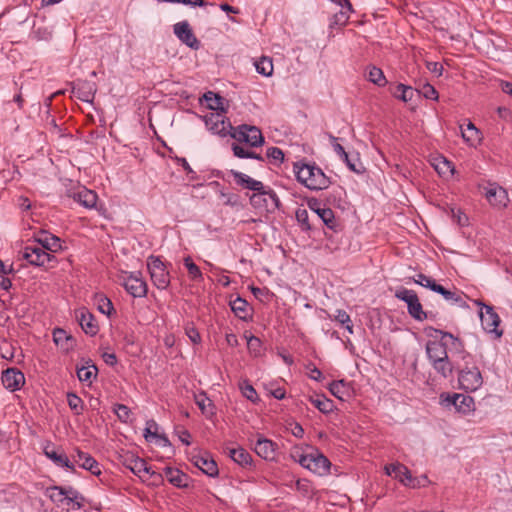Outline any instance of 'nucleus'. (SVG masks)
<instances>
[{"label":"nucleus","mask_w":512,"mask_h":512,"mask_svg":"<svg viewBox=\"0 0 512 512\" xmlns=\"http://www.w3.org/2000/svg\"><path fill=\"white\" fill-rule=\"evenodd\" d=\"M485 197L491 205L496 207H505L509 201L507 191L496 184H489L485 188Z\"/></svg>","instance_id":"nucleus-18"},{"label":"nucleus","mask_w":512,"mask_h":512,"mask_svg":"<svg viewBox=\"0 0 512 512\" xmlns=\"http://www.w3.org/2000/svg\"><path fill=\"white\" fill-rule=\"evenodd\" d=\"M332 139V146L334 148V151L341 156L343 159H347L348 153L345 151L344 147L337 142L338 138L331 137Z\"/></svg>","instance_id":"nucleus-63"},{"label":"nucleus","mask_w":512,"mask_h":512,"mask_svg":"<svg viewBox=\"0 0 512 512\" xmlns=\"http://www.w3.org/2000/svg\"><path fill=\"white\" fill-rule=\"evenodd\" d=\"M434 331L441 336V341L444 338H449L451 340V343L452 342H458V351H460V352L463 351L464 344H463V341L461 339H459L458 337L454 336L450 332H446V331H443V330H440V329H434Z\"/></svg>","instance_id":"nucleus-57"},{"label":"nucleus","mask_w":512,"mask_h":512,"mask_svg":"<svg viewBox=\"0 0 512 512\" xmlns=\"http://www.w3.org/2000/svg\"><path fill=\"white\" fill-rule=\"evenodd\" d=\"M64 492H66V495L65 498H66V502L67 504L69 505L70 503H74L76 502V500L78 499L79 497V492L77 490H75L73 487H64Z\"/></svg>","instance_id":"nucleus-62"},{"label":"nucleus","mask_w":512,"mask_h":512,"mask_svg":"<svg viewBox=\"0 0 512 512\" xmlns=\"http://www.w3.org/2000/svg\"><path fill=\"white\" fill-rule=\"evenodd\" d=\"M76 319L86 334L94 336L98 333L99 328L95 317L86 308H80L76 311Z\"/></svg>","instance_id":"nucleus-19"},{"label":"nucleus","mask_w":512,"mask_h":512,"mask_svg":"<svg viewBox=\"0 0 512 512\" xmlns=\"http://www.w3.org/2000/svg\"><path fill=\"white\" fill-rule=\"evenodd\" d=\"M164 474L167 480L175 487L182 488L187 486V475L178 468L165 467Z\"/></svg>","instance_id":"nucleus-31"},{"label":"nucleus","mask_w":512,"mask_h":512,"mask_svg":"<svg viewBox=\"0 0 512 512\" xmlns=\"http://www.w3.org/2000/svg\"><path fill=\"white\" fill-rule=\"evenodd\" d=\"M330 392L341 401H349L352 393V384L345 380L333 381L329 385Z\"/></svg>","instance_id":"nucleus-24"},{"label":"nucleus","mask_w":512,"mask_h":512,"mask_svg":"<svg viewBox=\"0 0 512 512\" xmlns=\"http://www.w3.org/2000/svg\"><path fill=\"white\" fill-rule=\"evenodd\" d=\"M195 401L201 412L207 418H212L215 415V406L205 393L195 396Z\"/></svg>","instance_id":"nucleus-34"},{"label":"nucleus","mask_w":512,"mask_h":512,"mask_svg":"<svg viewBox=\"0 0 512 512\" xmlns=\"http://www.w3.org/2000/svg\"><path fill=\"white\" fill-rule=\"evenodd\" d=\"M306 369L309 371L308 376L310 379L322 381L324 378L322 372L315 365L310 363L306 366Z\"/></svg>","instance_id":"nucleus-60"},{"label":"nucleus","mask_w":512,"mask_h":512,"mask_svg":"<svg viewBox=\"0 0 512 512\" xmlns=\"http://www.w3.org/2000/svg\"><path fill=\"white\" fill-rule=\"evenodd\" d=\"M386 474L398 479L404 485H410L412 482L411 473L408 468L400 463H392L385 466Z\"/></svg>","instance_id":"nucleus-22"},{"label":"nucleus","mask_w":512,"mask_h":512,"mask_svg":"<svg viewBox=\"0 0 512 512\" xmlns=\"http://www.w3.org/2000/svg\"><path fill=\"white\" fill-rule=\"evenodd\" d=\"M113 411L121 422L128 423L130 421L131 410L128 406L124 404H115Z\"/></svg>","instance_id":"nucleus-49"},{"label":"nucleus","mask_w":512,"mask_h":512,"mask_svg":"<svg viewBox=\"0 0 512 512\" xmlns=\"http://www.w3.org/2000/svg\"><path fill=\"white\" fill-rule=\"evenodd\" d=\"M176 162L183 167V169L187 173V177L189 181H196L199 180V176L197 173L192 169L190 164L187 162L186 158L183 157H176Z\"/></svg>","instance_id":"nucleus-52"},{"label":"nucleus","mask_w":512,"mask_h":512,"mask_svg":"<svg viewBox=\"0 0 512 512\" xmlns=\"http://www.w3.org/2000/svg\"><path fill=\"white\" fill-rule=\"evenodd\" d=\"M0 355L3 359L6 360H13L14 358V348L13 346L8 342H3L0 345Z\"/></svg>","instance_id":"nucleus-58"},{"label":"nucleus","mask_w":512,"mask_h":512,"mask_svg":"<svg viewBox=\"0 0 512 512\" xmlns=\"http://www.w3.org/2000/svg\"><path fill=\"white\" fill-rule=\"evenodd\" d=\"M293 457L302 467L318 475L325 474L330 468V461L318 450L306 453L297 451Z\"/></svg>","instance_id":"nucleus-2"},{"label":"nucleus","mask_w":512,"mask_h":512,"mask_svg":"<svg viewBox=\"0 0 512 512\" xmlns=\"http://www.w3.org/2000/svg\"><path fill=\"white\" fill-rule=\"evenodd\" d=\"M254 66L256 71L265 77H269L273 74V61L272 58L270 57H260L258 60L255 61Z\"/></svg>","instance_id":"nucleus-36"},{"label":"nucleus","mask_w":512,"mask_h":512,"mask_svg":"<svg viewBox=\"0 0 512 512\" xmlns=\"http://www.w3.org/2000/svg\"><path fill=\"white\" fill-rule=\"evenodd\" d=\"M98 310L107 316L114 312V307L111 300L103 294L96 295Z\"/></svg>","instance_id":"nucleus-42"},{"label":"nucleus","mask_w":512,"mask_h":512,"mask_svg":"<svg viewBox=\"0 0 512 512\" xmlns=\"http://www.w3.org/2000/svg\"><path fill=\"white\" fill-rule=\"evenodd\" d=\"M184 265L187 268L191 279H202L203 275L200 268L192 261L190 256L184 258Z\"/></svg>","instance_id":"nucleus-46"},{"label":"nucleus","mask_w":512,"mask_h":512,"mask_svg":"<svg viewBox=\"0 0 512 512\" xmlns=\"http://www.w3.org/2000/svg\"><path fill=\"white\" fill-rule=\"evenodd\" d=\"M431 364L433 368L444 378H447L452 374L453 367L448 357L439 361H434Z\"/></svg>","instance_id":"nucleus-40"},{"label":"nucleus","mask_w":512,"mask_h":512,"mask_svg":"<svg viewBox=\"0 0 512 512\" xmlns=\"http://www.w3.org/2000/svg\"><path fill=\"white\" fill-rule=\"evenodd\" d=\"M247 346L250 352H253L256 355L260 351L261 341L258 337L251 335L250 337H247Z\"/></svg>","instance_id":"nucleus-59"},{"label":"nucleus","mask_w":512,"mask_h":512,"mask_svg":"<svg viewBox=\"0 0 512 512\" xmlns=\"http://www.w3.org/2000/svg\"><path fill=\"white\" fill-rule=\"evenodd\" d=\"M206 127L213 134L225 137L230 135L234 127L222 112H212L203 117Z\"/></svg>","instance_id":"nucleus-8"},{"label":"nucleus","mask_w":512,"mask_h":512,"mask_svg":"<svg viewBox=\"0 0 512 512\" xmlns=\"http://www.w3.org/2000/svg\"><path fill=\"white\" fill-rule=\"evenodd\" d=\"M295 217L297 222L301 225L303 230H310L311 225L309 223L310 217L309 213L305 208H298L295 213Z\"/></svg>","instance_id":"nucleus-47"},{"label":"nucleus","mask_w":512,"mask_h":512,"mask_svg":"<svg viewBox=\"0 0 512 512\" xmlns=\"http://www.w3.org/2000/svg\"><path fill=\"white\" fill-rule=\"evenodd\" d=\"M480 306L479 317L484 331L492 336L493 339H500L503 336V330L499 329L500 317L490 305H486L481 301L475 302Z\"/></svg>","instance_id":"nucleus-4"},{"label":"nucleus","mask_w":512,"mask_h":512,"mask_svg":"<svg viewBox=\"0 0 512 512\" xmlns=\"http://www.w3.org/2000/svg\"><path fill=\"white\" fill-rule=\"evenodd\" d=\"M43 452L45 456L49 458L51 461H53L57 466L65 467L71 471H74L73 462L67 457L65 453H58V451L52 444L48 443L44 447Z\"/></svg>","instance_id":"nucleus-21"},{"label":"nucleus","mask_w":512,"mask_h":512,"mask_svg":"<svg viewBox=\"0 0 512 512\" xmlns=\"http://www.w3.org/2000/svg\"><path fill=\"white\" fill-rule=\"evenodd\" d=\"M95 85L90 82L78 83L73 87V92L84 102H92L95 95Z\"/></svg>","instance_id":"nucleus-30"},{"label":"nucleus","mask_w":512,"mask_h":512,"mask_svg":"<svg viewBox=\"0 0 512 512\" xmlns=\"http://www.w3.org/2000/svg\"><path fill=\"white\" fill-rule=\"evenodd\" d=\"M227 455L238 465L248 467L252 465L251 454L242 447L227 448Z\"/></svg>","instance_id":"nucleus-27"},{"label":"nucleus","mask_w":512,"mask_h":512,"mask_svg":"<svg viewBox=\"0 0 512 512\" xmlns=\"http://www.w3.org/2000/svg\"><path fill=\"white\" fill-rule=\"evenodd\" d=\"M310 402L322 413L327 414L334 408L333 401L326 398L324 395L310 396Z\"/></svg>","instance_id":"nucleus-35"},{"label":"nucleus","mask_w":512,"mask_h":512,"mask_svg":"<svg viewBox=\"0 0 512 512\" xmlns=\"http://www.w3.org/2000/svg\"><path fill=\"white\" fill-rule=\"evenodd\" d=\"M192 462L209 477H216L219 474L217 463L208 453L193 455Z\"/></svg>","instance_id":"nucleus-16"},{"label":"nucleus","mask_w":512,"mask_h":512,"mask_svg":"<svg viewBox=\"0 0 512 512\" xmlns=\"http://www.w3.org/2000/svg\"><path fill=\"white\" fill-rule=\"evenodd\" d=\"M458 382L461 389L465 391H476L482 386L483 378L477 366H469L466 361L458 374Z\"/></svg>","instance_id":"nucleus-6"},{"label":"nucleus","mask_w":512,"mask_h":512,"mask_svg":"<svg viewBox=\"0 0 512 512\" xmlns=\"http://www.w3.org/2000/svg\"><path fill=\"white\" fill-rule=\"evenodd\" d=\"M229 173L233 176L234 181L238 186L256 192L250 197L251 204L255 205L256 199L259 198V194L262 189H264L265 185L261 181L255 180L242 172L230 170Z\"/></svg>","instance_id":"nucleus-12"},{"label":"nucleus","mask_w":512,"mask_h":512,"mask_svg":"<svg viewBox=\"0 0 512 512\" xmlns=\"http://www.w3.org/2000/svg\"><path fill=\"white\" fill-rule=\"evenodd\" d=\"M461 132L463 139L471 145L477 140H479V130L475 127V125L472 122H469L467 124L466 129L461 128Z\"/></svg>","instance_id":"nucleus-44"},{"label":"nucleus","mask_w":512,"mask_h":512,"mask_svg":"<svg viewBox=\"0 0 512 512\" xmlns=\"http://www.w3.org/2000/svg\"><path fill=\"white\" fill-rule=\"evenodd\" d=\"M173 32L176 37L189 48L193 50L200 48L201 43L193 33L188 21L184 20L174 24Z\"/></svg>","instance_id":"nucleus-13"},{"label":"nucleus","mask_w":512,"mask_h":512,"mask_svg":"<svg viewBox=\"0 0 512 512\" xmlns=\"http://www.w3.org/2000/svg\"><path fill=\"white\" fill-rule=\"evenodd\" d=\"M440 399L444 406H453L457 412L463 415H467L475 409L474 399L469 395L460 393H443L441 394Z\"/></svg>","instance_id":"nucleus-7"},{"label":"nucleus","mask_w":512,"mask_h":512,"mask_svg":"<svg viewBox=\"0 0 512 512\" xmlns=\"http://www.w3.org/2000/svg\"><path fill=\"white\" fill-rule=\"evenodd\" d=\"M231 310L234 314L241 320H247L250 317L249 305L248 302L241 298L237 297L236 299L230 301Z\"/></svg>","instance_id":"nucleus-32"},{"label":"nucleus","mask_w":512,"mask_h":512,"mask_svg":"<svg viewBox=\"0 0 512 512\" xmlns=\"http://www.w3.org/2000/svg\"><path fill=\"white\" fill-rule=\"evenodd\" d=\"M74 200L80 203L85 208H94L97 203V194L87 188H82L78 192L74 193Z\"/></svg>","instance_id":"nucleus-28"},{"label":"nucleus","mask_w":512,"mask_h":512,"mask_svg":"<svg viewBox=\"0 0 512 512\" xmlns=\"http://www.w3.org/2000/svg\"><path fill=\"white\" fill-rule=\"evenodd\" d=\"M240 390L242 395L253 403L260 401L258 394L254 387L249 383L248 380H244L240 383Z\"/></svg>","instance_id":"nucleus-43"},{"label":"nucleus","mask_w":512,"mask_h":512,"mask_svg":"<svg viewBox=\"0 0 512 512\" xmlns=\"http://www.w3.org/2000/svg\"><path fill=\"white\" fill-rule=\"evenodd\" d=\"M395 297L407 304L409 315L417 321H423L432 317V313L423 311L419 297L414 290L399 288L395 292Z\"/></svg>","instance_id":"nucleus-3"},{"label":"nucleus","mask_w":512,"mask_h":512,"mask_svg":"<svg viewBox=\"0 0 512 512\" xmlns=\"http://www.w3.org/2000/svg\"><path fill=\"white\" fill-rule=\"evenodd\" d=\"M22 257L29 264L34 266L46 267L55 257L39 245L26 246L22 252Z\"/></svg>","instance_id":"nucleus-11"},{"label":"nucleus","mask_w":512,"mask_h":512,"mask_svg":"<svg viewBox=\"0 0 512 512\" xmlns=\"http://www.w3.org/2000/svg\"><path fill=\"white\" fill-rule=\"evenodd\" d=\"M130 470L138 476H140L141 473L150 474L151 476L156 475L155 472L151 471V467L147 465L146 461L140 457L133 459L132 467H130Z\"/></svg>","instance_id":"nucleus-41"},{"label":"nucleus","mask_w":512,"mask_h":512,"mask_svg":"<svg viewBox=\"0 0 512 512\" xmlns=\"http://www.w3.org/2000/svg\"><path fill=\"white\" fill-rule=\"evenodd\" d=\"M411 279L413 280L414 283H416L422 287L428 288L430 290H432L434 288V286L437 284L436 281L432 277L427 276L423 273H419Z\"/></svg>","instance_id":"nucleus-48"},{"label":"nucleus","mask_w":512,"mask_h":512,"mask_svg":"<svg viewBox=\"0 0 512 512\" xmlns=\"http://www.w3.org/2000/svg\"><path fill=\"white\" fill-rule=\"evenodd\" d=\"M45 495L55 504L60 505L66 502V492H64V487L62 486H51L48 487L45 491Z\"/></svg>","instance_id":"nucleus-38"},{"label":"nucleus","mask_w":512,"mask_h":512,"mask_svg":"<svg viewBox=\"0 0 512 512\" xmlns=\"http://www.w3.org/2000/svg\"><path fill=\"white\" fill-rule=\"evenodd\" d=\"M67 401L70 409L76 414L80 415L83 413L84 405L82 399L74 393L67 394Z\"/></svg>","instance_id":"nucleus-45"},{"label":"nucleus","mask_w":512,"mask_h":512,"mask_svg":"<svg viewBox=\"0 0 512 512\" xmlns=\"http://www.w3.org/2000/svg\"><path fill=\"white\" fill-rule=\"evenodd\" d=\"M435 170L440 175H446L447 173L453 174L454 172V166L450 161H448L445 158H442L441 160H437L436 163H434Z\"/></svg>","instance_id":"nucleus-51"},{"label":"nucleus","mask_w":512,"mask_h":512,"mask_svg":"<svg viewBox=\"0 0 512 512\" xmlns=\"http://www.w3.org/2000/svg\"><path fill=\"white\" fill-rule=\"evenodd\" d=\"M232 151L235 157L238 158H248L250 154V150L245 149L243 146L233 143L232 144Z\"/></svg>","instance_id":"nucleus-61"},{"label":"nucleus","mask_w":512,"mask_h":512,"mask_svg":"<svg viewBox=\"0 0 512 512\" xmlns=\"http://www.w3.org/2000/svg\"><path fill=\"white\" fill-rule=\"evenodd\" d=\"M261 196H267L276 208H280L281 201L273 189L264 186V189H262L261 193L259 194V197Z\"/></svg>","instance_id":"nucleus-56"},{"label":"nucleus","mask_w":512,"mask_h":512,"mask_svg":"<svg viewBox=\"0 0 512 512\" xmlns=\"http://www.w3.org/2000/svg\"><path fill=\"white\" fill-rule=\"evenodd\" d=\"M186 334L189 337V339L191 340V342H193L194 344L200 343L201 336H200V334H199L197 329H195L193 327L192 328H188L186 330Z\"/></svg>","instance_id":"nucleus-64"},{"label":"nucleus","mask_w":512,"mask_h":512,"mask_svg":"<svg viewBox=\"0 0 512 512\" xmlns=\"http://www.w3.org/2000/svg\"><path fill=\"white\" fill-rule=\"evenodd\" d=\"M98 368L91 359L85 360L80 368H77V377L79 381L86 382L89 385L96 379Z\"/></svg>","instance_id":"nucleus-25"},{"label":"nucleus","mask_w":512,"mask_h":512,"mask_svg":"<svg viewBox=\"0 0 512 512\" xmlns=\"http://www.w3.org/2000/svg\"><path fill=\"white\" fill-rule=\"evenodd\" d=\"M147 427L144 429V438L146 441H151L158 436L157 429L158 425L154 420L147 421Z\"/></svg>","instance_id":"nucleus-53"},{"label":"nucleus","mask_w":512,"mask_h":512,"mask_svg":"<svg viewBox=\"0 0 512 512\" xmlns=\"http://www.w3.org/2000/svg\"><path fill=\"white\" fill-rule=\"evenodd\" d=\"M73 464L77 463L79 467L89 471L95 476L101 474L100 464L89 453L76 449V454L72 455Z\"/></svg>","instance_id":"nucleus-15"},{"label":"nucleus","mask_w":512,"mask_h":512,"mask_svg":"<svg viewBox=\"0 0 512 512\" xmlns=\"http://www.w3.org/2000/svg\"><path fill=\"white\" fill-rule=\"evenodd\" d=\"M38 243L40 244L41 248L52 252L61 248L60 239L50 234H44L38 239Z\"/></svg>","instance_id":"nucleus-37"},{"label":"nucleus","mask_w":512,"mask_h":512,"mask_svg":"<svg viewBox=\"0 0 512 512\" xmlns=\"http://www.w3.org/2000/svg\"><path fill=\"white\" fill-rule=\"evenodd\" d=\"M53 340L56 345H62L64 342L72 341L73 338L65 330L56 328L53 332Z\"/></svg>","instance_id":"nucleus-54"},{"label":"nucleus","mask_w":512,"mask_h":512,"mask_svg":"<svg viewBox=\"0 0 512 512\" xmlns=\"http://www.w3.org/2000/svg\"><path fill=\"white\" fill-rule=\"evenodd\" d=\"M148 269L153 284L161 290L166 289L170 284L169 272L166 270L163 262L154 256L149 257Z\"/></svg>","instance_id":"nucleus-9"},{"label":"nucleus","mask_w":512,"mask_h":512,"mask_svg":"<svg viewBox=\"0 0 512 512\" xmlns=\"http://www.w3.org/2000/svg\"><path fill=\"white\" fill-rule=\"evenodd\" d=\"M417 92L421 93L426 99L437 100L438 92L436 89L429 83H426L422 86L420 90Z\"/></svg>","instance_id":"nucleus-55"},{"label":"nucleus","mask_w":512,"mask_h":512,"mask_svg":"<svg viewBox=\"0 0 512 512\" xmlns=\"http://www.w3.org/2000/svg\"><path fill=\"white\" fill-rule=\"evenodd\" d=\"M293 170L296 179L310 190L326 189L330 184L329 178L314 164L296 162L294 163Z\"/></svg>","instance_id":"nucleus-1"},{"label":"nucleus","mask_w":512,"mask_h":512,"mask_svg":"<svg viewBox=\"0 0 512 512\" xmlns=\"http://www.w3.org/2000/svg\"><path fill=\"white\" fill-rule=\"evenodd\" d=\"M426 353L429 361H439L448 357L447 345L442 341H428L426 344Z\"/></svg>","instance_id":"nucleus-23"},{"label":"nucleus","mask_w":512,"mask_h":512,"mask_svg":"<svg viewBox=\"0 0 512 512\" xmlns=\"http://www.w3.org/2000/svg\"><path fill=\"white\" fill-rule=\"evenodd\" d=\"M230 136L238 142H244L251 147H259L264 144V137L261 130L252 125L241 124L238 127H234L233 131L230 132Z\"/></svg>","instance_id":"nucleus-5"},{"label":"nucleus","mask_w":512,"mask_h":512,"mask_svg":"<svg viewBox=\"0 0 512 512\" xmlns=\"http://www.w3.org/2000/svg\"><path fill=\"white\" fill-rule=\"evenodd\" d=\"M1 381L7 390L15 392L25 384V376L17 368H7L2 372Z\"/></svg>","instance_id":"nucleus-14"},{"label":"nucleus","mask_w":512,"mask_h":512,"mask_svg":"<svg viewBox=\"0 0 512 512\" xmlns=\"http://www.w3.org/2000/svg\"><path fill=\"white\" fill-rule=\"evenodd\" d=\"M266 157L275 165L281 164L284 160V153L278 147H270L267 149Z\"/></svg>","instance_id":"nucleus-50"},{"label":"nucleus","mask_w":512,"mask_h":512,"mask_svg":"<svg viewBox=\"0 0 512 512\" xmlns=\"http://www.w3.org/2000/svg\"><path fill=\"white\" fill-rule=\"evenodd\" d=\"M432 291L442 295L443 298L445 300H447V301H450L452 303H456L459 306H464L465 305V302L463 301L462 296L458 292L448 290V289H446L445 287H443L442 285H440L438 283L434 286Z\"/></svg>","instance_id":"nucleus-33"},{"label":"nucleus","mask_w":512,"mask_h":512,"mask_svg":"<svg viewBox=\"0 0 512 512\" xmlns=\"http://www.w3.org/2000/svg\"><path fill=\"white\" fill-rule=\"evenodd\" d=\"M365 78L378 87H384L388 83L382 69L368 65L364 70Z\"/></svg>","instance_id":"nucleus-29"},{"label":"nucleus","mask_w":512,"mask_h":512,"mask_svg":"<svg viewBox=\"0 0 512 512\" xmlns=\"http://www.w3.org/2000/svg\"><path fill=\"white\" fill-rule=\"evenodd\" d=\"M308 204L317 221H321L330 229H334V213L330 208H322L316 199L310 200Z\"/></svg>","instance_id":"nucleus-20"},{"label":"nucleus","mask_w":512,"mask_h":512,"mask_svg":"<svg viewBox=\"0 0 512 512\" xmlns=\"http://www.w3.org/2000/svg\"><path fill=\"white\" fill-rule=\"evenodd\" d=\"M207 108L215 112L226 113L227 100L217 93L208 91L203 95Z\"/></svg>","instance_id":"nucleus-26"},{"label":"nucleus","mask_w":512,"mask_h":512,"mask_svg":"<svg viewBox=\"0 0 512 512\" xmlns=\"http://www.w3.org/2000/svg\"><path fill=\"white\" fill-rule=\"evenodd\" d=\"M276 448L277 444L270 439H267L261 435L258 436L255 444L254 451L255 453L263 458L264 460H274L276 456Z\"/></svg>","instance_id":"nucleus-17"},{"label":"nucleus","mask_w":512,"mask_h":512,"mask_svg":"<svg viewBox=\"0 0 512 512\" xmlns=\"http://www.w3.org/2000/svg\"><path fill=\"white\" fill-rule=\"evenodd\" d=\"M414 92L415 91L411 86L400 83L396 86V91L393 92V95L403 102H409L413 99Z\"/></svg>","instance_id":"nucleus-39"},{"label":"nucleus","mask_w":512,"mask_h":512,"mask_svg":"<svg viewBox=\"0 0 512 512\" xmlns=\"http://www.w3.org/2000/svg\"><path fill=\"white\" fill-rule=\"evenodd\" d=\"M121 284L131 296L135 298L145 297L147 294V284L141 278L140 272L137 273H125L120 278Z\"/></svg>","instance_id":"nucleus-10"}]
</instances>
